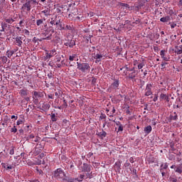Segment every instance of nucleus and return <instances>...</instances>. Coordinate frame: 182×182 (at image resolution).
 Segmentation results:
<instances>
[{
	"instance_id": "4c0bfd02",
	"label": "nucleus",
	"mask_w": 182,
	"mask_h": 182,
	"mask_svg": "<svg viewBox=\"0 0 182 182\" xmlns=\"http://www.w3.org/2000/svg\"><path fill=\"white\" fill-rule=\"evenodd\" d=\"M51 121L52 122H57L58 121V117L54 114V113H51Z\"/></svg>"
},
{
	"instance_id": "79ce46f5",
	"label": "nucleus",
	"mask_w": 182,
	"mask_h": 182,
	"mask_svg": "<svg viewBox=\"0 0 182 182\" xmlns=\"http://www.w3.org/2000/svg\"><path fill=\"white\" fill-rule=\"evenodd\" d=\"M14 53H15V52H14V50H7L6 52V55L8 58H12V55H14Z\"/></svg>"
},
{
	"instance_id": "cd10ccee",
	"label": "nucleus",
	"mask_w": 182,
	"mask_h": 182,
	"mask_svg": "<svg viewBox=\"0 0 182 182\" xmlns=\"http://www.w3.org/2000/svg\"><path fill=\"white\" fill-rule=\"evenodd\" d=\"M64 107H68V102H66V100H63V104L62 105H58V109L62 110Z\"/></svg>"
},
{
	"instance_id": "e2e57ef3",
	"label": "nucleus",
	"mask_w": 182,
	"mask_h": 182,
	"mask_svg": "<svg viewBox=\"0 0 182 182\" xmlns=\"http://www.w3.org/2000/svg\"><path fill=\"white\" fill-rule=\"evenodd\" d=\"M158 99H159V96L157 95H155V97H154L153 100L154 102H157Z\"/></svg>"
},
{
	"instance_id": "f3484780",
	"label": "nucleus",
	"mask_w": 182,
	"mask_h": 182,
	"mask_svg": "<svg viewBox=\"0 0 182 182\" xmlns=\"http://www.w3.org/2000/svg\"><path fill=\"white\" fill-rule=\"evenodd\" d=\"M136 76H137V73H136V71H133L132 73L128 74L127 77L130 80H132V82H136Z\"/></svg>"
},
{
	"instance_id": "2f4dec72",
	"label": "nucleus",
	"mask_w": 182,
	"mask_h": 182,
	"mask_svg": "<svg viewBox=\"0 0 182 182\" xmlns=\"http://www.w3.org/2000/svg\"><path fill=\"white\" fill-rule=\"evenodd\" d=\"M41 14H43L45 15V16H49V15H50V9H46L42 11Z\"/></svg>"
},
{
	"instance_id": "bb28decb",
	"label": "nucleus",
	"mask_w": 182,
	"mask_h": 182,
	"mask_svg": "<svg viewBox=\"0 0 182 182\" xmlns=\"http://www.w3.org/2000/svg\"><path fill=\"white\" fill-rule=\"evenodd\" d=\"M114 166L115 167H117V170H118V171H120V170H122V161H117Z\"/></svg>"
},
{
	"instance_id": "a211bd4d",
	"label": "nucleus",
	"mask_w": 182,
	"mask_h": 182,
	"mask_svg": "<svg viewBox=\"0 0 182 182\" xmlns=\"http://www.w3.org/2000/svg\"><path fill=\"white\" fill-rule=\"evenodd\" d=\"M94 55V59H95V63H99V62H102V58H103V55L99 53H92Z\"/></svg>"
},
{
	"instance_id": "8fccbe9b",
	"label": "nucleus",
	"mask_w": 182,
	"mask_h": 182,
	"mask_svg": "<svg viewBox=\"0 0 182 182\" xmlns=\"http://www.w3.org/2000/svg\"><path fill=\"white\" fill-rule=\"evenodd\" d=\"M96 80H97V79H96V77H92V85H93L95 86V85H96Z\"/></svg>"
},
{
	"instance_id": "1a4fd4ad",
	"label": "nucleus",
	"mask_w": 182,
	"mask_h": 182,
	"mask_svg": "<svg viewBox=\"0 0 182 182\" xmlns=\"http://www.w3.org/2000/svg\"><path fill=\"white\" fill-rule=\"evenodd\" d=\"M14 39H15V41H14L15 45L21 48L22 46V43H23L22 41H25V36H17Z\"/></svg>"
},
{
	"instance_id": "aec40b11",
	"label": "nucleus",
	"mask_w": 182,
	"mask_h": 182,
	"mask_svg": "<svg viewBox=\"0 0 182 182\" xmlns=\"http://www.w3.org/2000/svg\"><path fill=\"white\" fill-rule=\"evenodd\" d=\"M173 50L176 53V55H182V46H176Z\"/></svg>"
},
{
	"instance_id": "69168bd1",
	"label": "nucleus",
	"mask_w": 182,
	"mask_h": 182,
	"mask_svg": "<svg viewBox=\"0 0 182 182\" xmlns=\"http://www.w3.org/2000/svg\"><path fill=\"white\" fill-rule=\"evenodd\" d=\"M48 77H49V79H52L53 78V75L52 74V73H50L49 74H48Z\"/></svg>"
},
{
	"instance_id": "864d4df0",
	"label": "nucleus",
	"mask_w": 182,
	"mask_h": 182,
	"mask_svg": "<svg viewBox=\"0 0 182 182\" xmlns=\"http://www.w3.org/2000/svg\"><path fill=\"white\" fill-rule=\"evenodd\" d=\"M118 132H123V124H119L118 127Z\"/></svg>"
},
{
	"instance_id": "dca6fc26",
	"label": "nucleus",
	"mask_w": 182,
	"mask_h": 182,
	"mask_svg": "<svg viewBox=\"0 0 182 182\" xmlns=\"http://www.w3.org/2000/svg\"><path fill=\"white\" fill-rule=\"evenodd\" d=\"M120 85V80L118 79H114L113 82L110 85L111 89H117Z\"/></svg>"
},
{
	"instance_id": "338daca9",
	"label": "nucleus",
	"mask_w": 182,
	"mask_h": 182,
	"mask_svg": "<svg viewBox=\"0 0 182 182\" xmlns=\"http://www.w3.org/2000/svg\"><path fill=\"white\" fill-rule=\"evenodd\" d=\"M129 161H130V163H134V158L130 157L129 158Z\"/></svg>"
},
{
	"instance_id": "b1692460",
	"label": "nucleus",
	"mask_w": 182,
	"mask_h": 182,
	"mask_svg": "<svg viewBox=\"0 0 182 182\" xmlns=\"http://www.w3.org/2000/svg\"><path fill=\"white\" fill-rule=\"evenodd\" d=\"M160 100H166V102H170V99L168 98V95L166 94L161 93L160 95Z\"/></svg>"
},
{
	"instance_id": "f257e3e1",
	"label": "nucleus",
	"mask_w": 182,
	"mask_h": 182,
	"mask_svg": "<svg viewBox=\"0 0 182 182\" xmlns=\"http://www.w3.org/2000/svg\"><path fill=\"white\" fill-rule=\"evenodd\" d=\"M36 5H38L37 0H26V3L21 6V12L28 14L31 12L32 8H35Z\"/></svg>"
},
{
	"instance_id": "72a5a7b5",
	"label": "nucleus",
	"mask_w": 182,
	"mask_h": 182,
	"mask_svg": "<svg viewBox=\"0 0 182 182\" xmlns=\"http://www.w3.org/2000/svg\"><path fill=\"white\" fill-rule=\"evenodd\" d=\"M43 21H46V18H45V17L37 20V21H36L37 26H41V25H42V23H43Z\"/></svg>"
},
{
	"instance_id": "c03bdc74",
	"label": "nucleus",
	"mask_w": 182,
	"mask_h": 182,
	"mask_svg": "<svg viewBox=\"0 0 182 182\" xmlns=\"http://www.w3.org/2000/svg\"><path fill=\"white\" fill-rule=\"evenodd\" d=\"M14 168V164H7L6 165V170H12Z\"/></svg>"
},
{
	"instance_id": "680f3d73",
	"label": "nucleus",
	"mask_w": 182,
	"mask_h": 182,
	"mask_svg": "<svg viewBox=\"0 0 182 182\" xmlns=\"http://www.w3.org/2000/svg\"><path fill=\"white\" fill-rule=\"evenodd\" d=\"M124 68H126V70H127V72H130V68H129V65H125L124 66Z\"/></svg>"
},
{
	"instance_id": "412c9836",
	"label": "nucleus",
	"mask_w": 182,
	"mask_h": 182,
	"mask_svg": "<svg viewBox=\"0 0 182 182\" xmlns=\"http://www.w3.org/2000/svg\"><path fill=\"white\" fill-rule=\"evenodd\" d=\"M82 170V171H86L87 173L90 172V171H91L90 165H89L87 164H83Z\"/></svg>"
},
{
	"instance_id": "0eeeda50",
	"label": "nucleus",
	"mask_w": 182,
	"mask_h": 182,
	"mask_svg": "<svg viewBox=\"0 0 182 182\" xmlns=\"http://www.w3.org/2000/svg\"><path fill=\"white\" fill-rule=\"evenodd\" d=\"M60 62V63H59ZM55 63H56V68H58L60 69V68L66 65V63H65V59L62 60V58H60V55H55Z\"/></svg>"
},
{
	"instance_id": "423d86ee",
	"label": "nucleus",
	"mask_w": 182,
	"mask_h": 182,
	"mask_svg": "<svg viewBox=\"0 0 182 182\" xmlns=\"http://www.w3.org/2000/svg\"><path fill=\"white\" fill-rule=\"evenodd\" d=\"M54 177H55V178L59 179V178H65L66 177V174H65V171H63V170H62V168H57L55 171H54Z\"/></svg>"
},
{
	"instance_id": "2eb2a0df",
	"label": "nucleus",
	"mask_w": 182,
	"mask_h": 182,
	"mask_svg": "<svg viewBox=\"0 0 182 182\" xmlns=\"http://www.w3.org/2000/svg\"><path fill=\"white\" fill-rule=\"evenodd\" d=\"M178 119V115L177 112H171L170 116L168 117V122H171L173 121H177Z\"/></svg>"
},
{
	"instance_id": "20e7f679",
	"label": "nucleus",
	"mask_w": 182,
	"mask_h": 182,
	"mask_svg": "<svg viewBox=\"0 0 182 182\" xmlns=\"http://www.w3.org/2000/svg\"><path fill=\"white\" fill-rule=\"evenodd\" d=\"M55 32L53 28H47L44 32L41 33V36H43V41H50L52 39V33Z\"/></svg>"
},
{
	"instance_id": "5701e85b",
	"label": "nucleus",
	"mask_w": 182,
	"mask_h": 182,
	"mask_svg": "<svg viewBox=\"0 0 182 182\" xmlns=\"http://www.w3.org/2000/svg\"><path fill=\"white\" fill-rule=\"evenodd\" d=\"M161 58L164 59L165 62H168V58L166 57V50H161L160 52Z\"/></svg>"
},
{
	"instance_id": "f8f14e48",
	"label": "nucleus",
	"mask_w": 182,
	"mask_h": 182,
	"mask_svg": "<svg viewBox=\"0 0 182 182\" xmlns=\"http://www.w3.org/2000/svg\"><path fill=\"white\" fill-rule=\"evenodd\" d=\"M142 6H144V3L141 1H139L134 4V6H132V9H134V11H139L140 9H141Z\"/></svg>"
},
{
	"instance_id": "6e6d98bb",
	"label": "nucleus",
	"mask_w": 182,
	"mask_h": 182,
	"mask_svg": "<svg viewBox=\"0 0 182 182\" xmlns=\"http://www.w3.org/2000/svg\"><path fill=\"white\" fill-rule=\"evenodd\" d=\"M160 172L161 173L162 177L166 176V172L163 171V168H160Z\"/></svg>"
},
{
	"instance_id": "13d9d810",
	"label": "nucleus",
	"mask_w": 182,
	"mask_h": 182,
	"mask_svg": "<svg viewBox=\"0 0 182 182\" xmlns=\"http://www.w3.org/2000/svg\"><path fill=\"white\" fill-rule=\"evenodd\" d=\"M169 146L172 150H174V142H171Z\"/></svg>"
},
{
	"instance_id": "c9c22d12",
	"label": "nucleus",
	"mask_w": 182,
	"mask_h": 182,
	"mask_svg": "<svg viewBox=\"0 0 182 182\" xmlns=\"http://www.w3.org/2000/svg\"><path fill=\"white\" fill-rule=\"evenodd\" d=\"M176 173H178L179 174H181L182 173V166L181 165H179L178 166L176 167L175 169Z\"/></svg>"
},
{
	"instance_id": "a18cd8bd",
	"label": "nucleus",
	"mask_w": 182,
	"mask_h": 182,
	"mask_svg": "<svg viewBox=\"0 0 182 182\" xmlns=\"http://www.w3.org/2000/svg\"><path fill=\"white\" fill-rule=\"evenodd\" d=\"M106 117H107L103 112H101L100 116V120H105V119H106Z\"/></svg>"
},
{
	"instance_id": "ea45409f",
	"label": "nucleus",
	"mask_w": 182,
	"mask_h": 182,
	"mask_svg": "<svg viewBox=\"0 0 182 182\" xmlns=\"http://www.w3.org/2000/svg\"><path fill=\"white\" fill-rule=\"evenodd\" d=\"M131 170V173L133 174V176H135L136 178H139V175H137V170L136 169H133L132 171V168H130Z\"/></svg>"
},
{
	"instance_id": "3c124183",
	"label": "nucleus",
	"mask_w": 182,
	"mask_h": 182,
	"mask_svg": "<svg viewBox=\"0 0 182 182\" xmlns=\"http://www.w3.org/2000/svg\"><path fill=\"white\" fill-rule=\"evenodd\" d=\"M23 121L22 119H18L16 122L17 126H19L20 124H23Z\"/></svg>"
},
{
	"instance_id": "c756f323",
	"label": "nucleus",
	"mask_w": 182,
	"mask_h": 182,
	"mask_svg": "<svg viewBox=\"0 0 182 182\" xmlns=\"http://www.w3.org/2000/svg\"><path fill=\"white\" fill-rule=\"evenodd\" d=\"M144 132L146 134H150V133H151V126L149 125L147 127H146L144 129Z\"/></svg>"
},
{
	"instance_id": "58836bf2",
	"label": "nucleus",
	"mask_w": 182,
	"mask_h": 182,
	"mask_svg": "<svg viewBox=\"0 0 182 182\" xmlns=\"http://www.w3.org/2000/svg\"><path fill=\"white\" fill-rule=\"evenodd\" d=\"M57 18H58L57 16H55V18H51V21L50 22V25H56V22L58 21H56Z\"/></svg>"
},
{
	"instance_id": "6e6552de",
	"label": "nucleus",
	"mask_w": 182,
	"mask_h": 182,
	"mask_svg": "<svg viewBox=\"0 0 182 182\" xmlns=\"http://www.w3.org/2000/svg\"><path fill=\"white\" fill-rule=\"evenodd\" d=\"M26 140L28 141H33L34 143H38V141H39V140H41V137L39 136H36L35 137V134H30L27 138Z\"/></svg>"
},
{
	"instance_id": "6ab92c4d",
	"label": "nucleus",
	"mask_w": 182,
	"mask_h": 182,
	"mask_svg": "<svg viewBox=\"0 0 182 182\" xmlns=\"http://www.w3.org/2000/svg\"><path fill=\"white\" fill-rule=\"evenodd\" d=\"M64 45L65 46L73 48V46H76V41L75 40H70V41L65 43Z\"/></svg>"
},
{
	"instance_id": "4be33fe9",
	"label": "nucleus",
	"mask_w": 182,
	"mask_h": 182,
	"mask_svg": "<svg viewBox=\"0 0 182 182\" xmlns=\"http://www.w3.org/2000/svg\"><path fill=\"white\" fill-rule=\"evenodd\" d=\"M119 6H123L124 8H125V9H127L128 11H133V6H130L128 4L120 2Z\"/></svg>"
},
{
	"instance_id": "e433bc0d",
	"label": "nucleus",
	"mask_w": 182,
	"mask_h": 182,
	"mask_svg": "<svg viewBox=\"0 0 182 182\" xmlns=\"http://www.w3.org/2000/svg\"><path fill=\"white\" fill-rule=\"evenodd\" d=\"M55 25H59L60 26V31H65V26H62V23H60V20H57V21L55 22Z\"/></svg>"
},
{
	"instance_id": "0e129e2a",
	"label": "nucleus",
	"mask_w": 182,
	"mask_h": 182,
	"mask_svg": "<svg viewBox=\"0 0 182 182\" xmlns=\"http://www.w3.org/2000/svg\"><path fill=\"white\" fill-rule=\"evenodd\" d=\"M28 166H35V163L32 162V161H28L27 163Z\"/></svg>"
},
{
	"instance_id": "49530a36",
	"label": "nucleus",
	"mask_w": 182,
	"mask_h": 182,
	"mask_svg": "<svg viewBox=\"0 0 182 182\" xmlns=\"http://www.w3.org/2000/svg\"><path fill=\"white\" fill-rule=\"evenodd\" d=\"M16 132H18V129H16V126H14V127L11 129V132L15 134Z\"/></svg>"
},
{
	"instance_id": "ddd939ff",
	"label": "nucleus",
	"mask_w": 182,
	"mask_h": 182,
	"mask_svg": "<svg viewBox=\"0 0 182 182\" xmlns=\"http://www.w3.org/2000/svg\"><path fill=\"white\" fill-rule=\"evenodd\" d=\"M151 87H153V85L147 84L145 88V96H150L153 95V92L151 91Z\"/></svg>"
},
{
	"instance_id": "9b49d317",
	"label": "nucleus",
	"mask_w": 182,
	"mask_h": 182,
	"mask_svg": "<svg viewBox=\"0 0 182 182\" xmlns=\"http://www.w3.org/2000/svg\"><path fill=\"white\" fill-rule=\"evenodd\" d=\"M11 29V26L8 25V23L5 22L1 23V30H0L1 32H4L5 33H9L8 31Z\"/></svg>"
},
{
	"instance_id": "c85d7f7f",
	"label": "nucleus",
	"mask_w": 182,
	"mask_h": 182,
	"mask_svg": "<svg viewBox=\"0 0 182 182\" xmlns=\"http://www.w3.org/2000/svg\"><path fill=\"white\" fill-rule=\"evenodd\" d=\"M97 135H98V136L101 139H103L104 137H106L107 136V133L102 130V132H99L98 134H97Z\"/></svg>"
},
{
	"instance_id": "09e8293b",
	"label": "nucleus",
	"mask_w": 182,
	"mask_h": 182,
	"mask_svg": "<svg viewBox=\"0 0 182 182\" xmlns=\"http://www.w3.org/2000/svg\"><path fill=\"white\" fill-rule=\"evenodd\" d=\"M144 63H141L138 65V69H143V67L144 66Z\"/></svg>"
},
{
	"instance_id": "37998d69",
	"label": "nucleus",
	"mask_w": 182,
	"mask_h": 182,
	"mask_svg": "<svg viewBox=\"0 0 182 182\" xmlns=\"http://www.w3.org/2000/svg\"><path fill=\"white\" fill-rule=\"evenodd\" d=\"M9 154H11V156H14V154H15V146H11L10 148Z\"/></svg>"
},
{
	"instance_id": "7c9ffc66",
	"label": "nucleus",
	"mask_w": 182,
	"mask_h": 182,
	"mask_svg": "<svg viewBox=\"0 0 182 182\" xmlns=\"http://www.w3.org/2000/svg\"><path fill=\"white\" fill-rule=\"evenodd\" d=\"M171 18H170V16H165V17H162V18H160V21H161V22H168L169 21H171Z\"/></svg>"
},
{
	"instance_id": "de8ad7c7",
	"label": "nucleus",
	"mask_w": 182,
	"mask_h": 182,
	"mask_svg": "<svg viewBox=\"0 0 182 182\" xmlns=\"http://www.w3.org/2000/svg\"><path fill=\"white\" fill-rule=\"evenodd\" d=\"M36 171L41 176H43V171L42 169H39L38 166L36 167Z\"/></svg>"
},
{
	"instance_id": "774afa93",
	"label": "nucleus",
	"mask_w": 182,
	"mask_h": 182,
	"mask_svg": "<svg viewBox=\"0 0 182 182\" xmlns=\"http://www.w3.org/2000/svg\"><path fill=\"white\" fill-rule=\"evenodd\" d=\"M48 99H54L53 95L50 94L48 95Z\"/></svg>"
},
{
	"instance_id": "473e14b6",
	"label": "nucleus",
	"mask_w": 182,
	"mask_h": 182,
	"mask_svg": "<svg viewBox=\"0 0 182 182\" xmlns=\"http://www.w3.org/2000/svg\"><path fill=\"white\" fill-rule=\"evenodd\" d=\"M6 23H14L15 20L11 17L4 18Z\"/></svg>"
},
{
	"instance_id": "393cba45",
	"label": "nucleus",
	"mask_w": 182,
	"mask_h": 182,
	"mask_svg": "<svg viewBox=\"0 0 182 182\" xmlns=\"http://www.w3.org/2000/svg\"><path fill=\"white\" fill-rule=\"evenodd\" d=\"M41 153H42V149L36 147L32 154H33V156H38V154H41Z\"/></svg>"
},
{
	"instance_id": "5fc2aeb1",
	"label": "nucleus",
	"mask_w": 182,
	"mask_h": 182,
	"mask_svg": "<svg viewBox=\"0 0 182 182\" xmlns=\"http://www.w3.org/2000/svg\"><path fill=\"white\" fill-rule=\"evenodd\" d=\"M2 62H4V63H6V62H8V58H6V56H4L2 58Z\"/></svg>"
},
{
	"instance_id": "4468645a",
	"label": "nucleus",
	"mask_w": 182,
	"mask_h": 182,
	"mask_svg": "<svg viewBox=\"0 0 182 182\" xmlns=\"http://www.w3.org/2000/svg\"><path fill=\"white\" fill-rule=\"evenodd\" d=\"M63 181H68V182H82V180H79L78 178H73L72 176H65V178H63Z\"/></svg>"
},
{
	"instance_id": "f03ea898",
	"label": "nucleus",
	"mask_w": 182,
	"mask_h": 182,
	"mask_svg": "<svg viewBox=\"0 0 182 182\" xmlns=\"http://www.w3.org/2000/svg\"><path fill=\"white\" fill-rule=\"evenodd\" d=\"M31 95L33 97V102L34 103V105H38L41 99L43 97L45 92L41 91L33 90L32 91Z\"/></svg>"
},
{
	"instance_id": "39448f33",
	"label": "nucleus",
	"mask_w": 182,
	"mask_h": 182,
	"mask_svg": "<svg viewBox=\"0 0 182 182\" xmlns=\"http://www.w3.org/2000/svg\"><path fill=\"white\" fill-rule=\"evenodd\" d=\"M19 95L21 97L24 98L26 102H31V97H29V90L26 87H24L19 91Z\"/></svg>"
},
{
	"instance_id": "603ef678",
	"label": "nucleus",
	"mask_w": 182,
	"mask_h": 182,
	"mask_svg": "<svg viewBox=\"0 0 182 182\" xmlns=\"http://www.w3.org/2000/svg\"><path fill=\"white\" fill-rule=\"evenodd\" d=\"M166 65H167V63H166V62L161 63V66L162 69H166Z\"/></svg>"
},
{
	"instance_id": "9d476101",
	"label": "nucleus",
	"mask_w": 182,
	"mask_h": 182,
	"mask_svg": "<svg viewBox=\"0 0 182 182\" xmlns=\"http://www.w3.org/2000/svg\"><path fill=\"white\" fill-rule=\"evenodd\" d=\"M56 55H58V52H56V49L53 48L46 53V59H50V58H53Z\"/></svg>"
},
{
	"instance_id": "bf43d9fd",
	"label": "nucleus",
	"mask_w": 182,
	"mask_h": 182,
	"mask_svg": "<svg viewBox=\"0 0 182 182\" xmlns=\"http://www.w3.org/2000/svg\"><path fill=\"white\" fill-rule=\"evenodd\" d=\"M92 156H93V153H92V152H90L87 154V159H90V157H92Z\"/></svg>"
},
{
	"instance_id": "052dcab7",
	"label": "nucleus",
	"mask_w": 182,
	"mask_h": 182,
	"mask_svg": "<svg viewBox=\"0 0 182 182\" xmlns=\"http://www.w3.org/2000/svg\"><path fill=\"white\" fill-rule=\"evenodd\" d=\"M176 26H177V24H176V23H172L171 24V29H174V28L176 27Z\"/></svg>"
},
{
	"instance_id": "a19ab883",
	"label": "nucleus",
	"mask_w": 182,
	"mask_h": 182,
	"mask_svg": "<svg viewBox=\"0 0 182 182\" xmlns=\"http://www.w3.org/2000/svg\"><path fill=\"white\" fill-rule=\"evenodd\" d=\"M76 58H77V55L76 54H73L72 55L69 56V60H70V62H73Z\"/></svg>"
},
{
	"instance_id": "a878e982",
	"label": "nucleus",
	"mask_w": 182,
	"mask_h": 182,
	"mask_svg": "<svg viewBox=\"0 0 182 182\" xmlns=\"http://www.w3.org/2000/svg\"><path fill=\"white\" fill-rule=\"evenodd\" d=\"M11 122V118L8 115H6L4 118V122L1 124L2 126H5V124H8Z\"/></svg>"
},
{
	"instance_id": "f704fd0d",
	"label": "nucleus",
	"mask_w": 182,
	"mask_h": 182,
	"mask_svg": "<svg viewBox=\"0 0 182 182\" xmlns=\"http://www.w3.org/2000/svg\"><path fill=\"white\" fill-rule=\"evenodd\" d=\"M61 29H64V31H73L74 28L73 26L66 25L65 28H63Z\"/></svg>"
},
{
	"instance_id": "4d7b16f0",
	"label": "nucleus",
	"mask_w": 182,
	"mask_h": 182,
	"mask_svg": "<svg viewBox=\"0 0 182 182\" xmlns=\"http://www.w3.org/2000/svg\"><path fill=\"white\" fill-rule=\"evenodd\" d=\"M24 33H25V35H26L27 36H29V35H30V32H29L27 29H25V30H24Z\"/></svg>"
},
{
	"instance_id": "7ed1b4c3",
	"label": "nucleus",
	"mask_w": 182,
	"mask_h": 182,
	"mask_svg": "<svg viewBox=\"0 0 182 182\" xmlns=\"http://www.w3.org/2000/svg\"><path fill=\"white\" fill-rule=\"evenodd\" d=\"M77 68L82 73H89L90 72V65L87 63H77Z\"/></svg>"
}]
</instances>
